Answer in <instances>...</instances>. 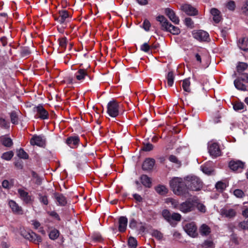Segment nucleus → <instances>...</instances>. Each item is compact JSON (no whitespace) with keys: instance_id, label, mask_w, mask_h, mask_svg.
<instances>
[{"instance_id":"f257e3e1","label":"nucleus","mask_w":248,"mask_h":248,"mask_svg":"<svg viewBox=\"0 0 248 248\" xmlns=\"http://www.w3.org/2000/svg\"><path fill=\"white\" fill-rule=\"evenodd\" d=\"M170 185L175 194L183 196L185 198L190 196L186 188V178L183 179L179 177H174L170 181Z\"/></svg>"},{"instance_id":"f03ea898","label":"nucleus","mask_w":248,"mask_h":248,"mask_svg":"<svg viewBox=\"0 0 248 248\" xmlns=\"http://www.w3.org/2000/svg\"><path fill=\"white\" fill-rule=\"evenodd\" d=\"M156 18V20L161 24L162 30L170 32L174 35H177L180 33V30L179 28L172 25L163 16H159Z\"/></svg>"},{"instance_id":"7ed1b4c3","label":"nucleus","mask_w":248,"mask_h":248,"mask_svg":"<svg viewBox=\"0 0 248 248\" xmlns=\"http://www.w3.org/2000/svg\"><path fill=\"white\" fill-rule=\"evenodd\" d=\"M186 188L193 191H199L202 186V182L199 178L195 176L186 177Z\"/></svg>"},{"instance_id":"20e7f679","label":"nucleus","mask_w":248,"mask_h":248,"mask_svg":"<svg viewBox=\"0 0 248 248\" xmlns=\"http://www.w3.org/2000/svg\"><path fill=\"white\" fill-rule=\"evenodd\" d=\"M195 207V200H188L181 203L178 207L180 211L184 213H187L193 211Z\"/></svg>"},{"instance_id":"39448f33","label":"nucleus","mask_w":248,"mask_h":248,"mask_svg":"<svg viewBox=\"0 0 248 248\" xmlns=\"http://www.w3.org/2000/svg\"><path fill=\"white\" fill-rule=\"evenodd\" d=\"M119 105L114 100L108 102L107 106V112L112 117H116L119 114Z\"/></svg>"},{"instance_id":"423d86ee","label":"nucleus","mask_w":248,"mask_h":248,"mask_svg":"<svg viewBox=\"0 0 248 248\" xmlns=\"http://www.w3.org/2000/svg\"><path fill=\"white\" fill-rule=\"evenodd\" d=\"M20 234L25 239L31 241L41 242V238L31 231H26L25 230H20Z\"/></svg>"},{"instance_id":"0eeeda50","label":"nucleus","mask_w":248,"mask_h":248,"mask_svg":"<svg viewBox=\"0 0 248 248\" xmlns=\"http://www.w3.org/2000/svg\"><path fill=\"white\" fill-rule=\"evenodd\" d=\"M208 148L209 153L213 157H217L221 155V150L217 143L209 142Z\"/></svg>"},{"instance_id":"6e6552de","label":"nucleus","mask_w":248,"mask_h":248,"mask_svg":"<svg viewBox=\"0 0 248 248\" xmlns=\"http://www.w3.org/2000/svg\"><path fill=\"white\" fill-rule=\"evenodd\" d=\"M192 35L195 39L200 41H207L209 39L208 33L203 30L194 31Z\"/></svg>"},{"instance_id":"1a4fd4ad","label":"nucleus","mask_w":248,"mask_h":248,"mask_svg":"<svg viewBox=\"0 0 248 248\" xmlns=\"http://www.w3.org/2000/svg\"><path fill=\"white\" fill-rule=\"evenodd\" d=\"M184 229L187 234L190 236L195 237L198 235L197 227L194 222L186 224L184 226Z\"/></svg>"},{"instance_id":"9d476101","label":"nucleus","mask_w":248,"mask_h":248,"mask_svg":"<svg viewBox=\"0 0 248 248\" xmlns=\"http://www.w3.org/2000/svg\"><path fill=\"white\" fill-rule=\"evenodd\" d=\"M180 9L188 16H194L197 15L198 14V10L190 4H183L181 6Z\"/></svg>"},{"instance_id":"9b49d317","label":"nucleus","mask_w":248,"mask_h":248,"mask_svg":"<svg viewBox=\"0 0 248 248\" xmlns=\"http://www.w3.org/2000/svg\"><path fill=\"white\" fill-rule=\"evenodd\" d=\"M30 143L32 145L44 147L46 144V139L42 136H34L31 139Z\"/></svg>"},{"instance_id":"f8f14e48","label":"nucleus","mask_w":248,"mask_h":248,"mask_svg":"<svg viewBox=\"0 0 248 248\" xmlns=\"http://www.w3.org/2000/svg\"><path fill=\"white\" fill-rule=\"evenodd\" d=\"M34 110L36 111L40 119L43 120L48 119V113L42 105H39L38 106L34 107Z\"/></svg>"},{"instance_id":"ddd939ff","label":"nucleus","mask_w":248,"mask_h":248,"mask_svg":"<svg viewBox=\"0 0 248 248\" xmlns=\"http://www.w3.org/2000/svg\"><path fill=\"white\" fill-rule=\"evenodd\" d=\"M17 192L19 194L20 198L26 204L31 203L32 200L28 192L21 188L18 189Z\"/></svg>"},{"instance_id":"4468645a","label":"nucleus","mask_w":248,"mask_h":248,"mask_svg":"<svg viewBox=\"0 0 248 248\" xmlns=\"http://www.w3.org/2000/svg\"><path fill=\"white\" fill-rule=\"evenodd\" d=\"M244 163L239 160H232L229 163V167L233 171L240 172L243 169Z\"/></svg>"},{"instance_id":"2eb2a0df","label":"nucleus","mask_w":248,"mask_h":248,"mask_svg":"<svg viewBox=\"0 0 248 248\" xmlns=\"http://www.w3.org/2000/svg\"><path fill=\"white\" fill-rule=\"evenodd\" d=\"M79 142V139L78 136H73L68 138L66 143L71 148H77Z\"/></svg>"},{"instance_id":"dca6fc26","label":"nucleus","mask_w":248,"mask_h":248,"mask_svg":"<svg viewBox=\"0 0 248 248\" xmlns=\"http://www.w3.org/2000/svg\"><path fill=\"white\" fill-rule=\"evenodd\" d=\"M155 160L153 158H146L142 164V169L144 170H152L155 165Z\"/></svg>"},{"instance_id":"f3484780","label":"nucleus","mask_w":248,"mask_h":248,"mask_svg":"<svg viewBox=\"0 0 248 248\" xmlns=\"http://www.w3.org/2000/svg\"><path fill=\"white\" fill-rule=\"evenodd\" d=\"M165 14L169 17L170 19L175 24H178L179 22V19L177 16L175 15L174 12L169 8L165 9Z\"/></svg>"},{"instance_id":"a211bd4d","label":"nucleus","mask_w":248,"mask_h":248,"mask_svg":"<svg viewBox=\"0 0 248 248\" xmlns=\"http://www.w3.org/2000/svg\"><path fill=\"white\" fill-rule=\"evenodd\" d=\"M8 204L13 212L18 214H22L21 207L19 206L15 201L12 200H10Z\"/></svg>"},{"instance_id":"6ab92c4d","label":"nucleus","mask_w":248,"mask_h":248,"mask_svg":"<svg viewBox=\"0 0 248 248\" xmlns=\"http://www.w3.org/2000/svg\"><path fill=\"white\" fill-rule=\"evenodd\" d=\"M210 12L213 16L214 22L216 23H219L221 19L220 11L215 8H213L211 9Z\"/></svg>"},{"instance_id":"aec40b11","label":"nucleus","mask_w":248,"mask_h":248,"mask_svg":"<svg viewBox=\"0 0 248 248\" xmlns=\"http://www.w3.org/2000/svg\"><path fill=\"white\" fill-rule=\"evenodd\" d=\"M127 224V218L125 217H121L119 219V231L124 232L125 231Z\"/></svg>"},{"instance_id":"412c9836","label":"nucleus","mask_w":248,"mask_h":248,"mask_svg":"<svg viewBox=\"0 0 248 248\" xmlns=\"http://www.w3.org/2000/svg\"><path fill=\"white\" fill-rule=\"evenodd\" d=\"M54 198L60 206H64L67 203L66 198L62 194L55 193L54 194Z\"/></svg>"},{"instance_id":"4be33fe9","label":"nucleus","mask_w":248,"mask_h":248,"mask_svg":"<svg viewBox=\"0 0 248 248\" xmlns=\"http://www.w3.org/2000/svg\"><path fill=\"white\" fill-rule=\"evenodd\" d=\"M221 214L223 216L231 218L236 216V212L233 209H223L221 210Z\"/></svg>"},{"instance_id":"5701e85b","label":"nucleus","mask_w":248,"mask_h":248,"mask_svg":"<svg viewBox=\"0 0 248 248\" xmlns=\"http://www.w3.org/2000/svg\"><path fill=\"white\" fill-rule=\"evenodd\" d=\"M0 141L3 146L7 147H11L13 144L12 139L6 136L0 137Z\"/></svg>"},{"instance_id":"b1692460","label":"nucleus","mask_w":248,"mask_h":248,"mask_svg":"<svg viewBox=\"0 0 248 248\" xmlns=\"http://www.w3.org/2000/svg\"><path fill=\"white\" fill-rule=\"evenodd\" d=\"M60 16L57 18V21L61 24L63 23L67 18L69 17L70 15L66 10H62L60 11Z\"/></svg>"},{"instance_id":"393cba45","label":"nucleus","mask_w":248,"mask_h":248,"mask_svg":"<svg viewBox=\"0 0 248 248\" xmlns=\"http://www.w3.org/2000/svg\"><path fill=\"white\" fill-rule=\"evenodd\" d=\"M141 184L146 187H150L152 186V182L150 178L147 175L143 174L140 177Z\"/></svg>"},{"instance_id":"a878e982","label":"nucleus","mask_w":248,"mask_h":248,"mask_svg":"<svg viewBox=\"0 0 248 248\" xmlns=\"http://www.w3.org/2000/svg\"><path fill=\"white\" fill-rule=\"evenodd\" d=\"M75 75L76 79L80 81L83 80L86 77L88 76L87 71L83 69L78 70Z\"/></svg>"},{"instance_id":"bb28decb","label":"nucleus","mask_w":248,"mask_h":248,"mask_svg":"<svg viewBox=\"0 0 248 248\" xmlns=\"http://www.w3.org/2000/svg\"><path fill=\"white\" fill-rule=\"evenodd\" d=\"M200 232L202 235L207 236L211 232V229L208 225L203 224L200 228Z\"/></svg>"},{"instance_id":"cd10ccee","label":"nucleus","mask_w":248,"mask_h":248,"mask_svg":"<svg viewBox=\"0 0 248 248\" xmlns=\"http://www.w3.org/2000/svg\"><path fill=\"white\" fill-rule=\"evenodd\" d=\"M234 85L235 88L239 90L243 91L247 90V86L242 83L239 79L234 80Z\"/></svg>"},{"instance_id":"c85d7f7f","label":"nucleus","mask_w":248,"mask_h":248,"mask_svg":"<svg viewBox=\"0 0 248 248\" xmlns=\"http://www.w3.org/2000/svg\"><path fill=\"white\" fill-rule=\"evenodd\" d=\"M248 41V38L247 37L240 39L238 44L239 48L242 50H246L247 49L246 46H247Z\"/></svg>"},{"instance_id":"c756f323","label":"nucleus","mask_w":248,"mask_h":248,"mask_svg":"<svg viewBox=\"0 0 248 248\" xmlns=\"http://www.w3.org/2000/svg\"><path fill=\"white\" fill-rule=\"evenodd\" d=\"M166 78L167 80V84L169 87H171L174 83V74L172 71L168 72Z\"/></svg>"},{"instance_id":"7c9ffc66","label":"nucleus","mask_w":248,"mask_h":248,"mask_svg":"<svg viewBox=\"0 0 248 248\" xmlns=\"http://www.w3.org/2000/svg\"><path fill=\"white\" fill-rule=\"evenodd\" d=\"M190 82L189 80V78H186L183 80L182 83V87L186 92L189 93L190 92Z\"/></svg>"},{"instance_id":"2f4dec72","label":"nucleus","mask_w":248,"mask_h":248,"mask_svg":"<svg viewBox=\"0 0 248 248\" xmlns=\"http://www.w3.org/2000/svg\"><path fill=\"white\" fill-rule=\"evenodd\" d=\"M155 189L157 193L161 195H165L168 191L167 188L163 185H159L157 186Z\"/></svg>"},{"instance_id":"473e14b6","label":"nucleus","mask_w":248,"mask_h":248,"mask_svg":"<svg viewBox=\"0 0 248 248\" xmlns=\"http://www.w3.org/2000/svg\"><path fill=\"white\" fill-rule=\"evenodd\" d=\"M166 203L168 204H170L171 205V207L174 208H176L179 207V203L178 202L171 198H168L166 199Z\"/></svg>"},{"instance_id":"72a5a7b5","label":"nucleus","mask_w":248,"mask_h":248,"mask_svg":"<svg viewBox=\"0 0 248 248\" xmlns=\"http://www.w3.org/2000/svg\"><path fill=\"white\" fill-rule=\"evenodd\" d=\"M17 155L20 158L27 159L29 158L27 153L22 148L17 151Z\"/></svg>"},{"instance_id":"f704fd0d","label":"nucleus","mask_w":248,"mask_h":248,"mask_svg":"<svg viewBox=\"0 0 248 248\" xmlns=\"http://www.w3.org/2000/svg\"><path fill=\"white\" fill-rule=\"evenodd\" d=\"M14 156V153L13 151H10L4 153L2 155L1 158L5 160H10Z\"/></svg>"},{"instance_id":"c9c22d12","label":"nucleus","mask_w":248,"mask_h":248,"mask_svg":"<svg viewBox=\"0 0 248 248\" xmlns=\"http://www.w3.org/2000/svg\"><path fill=\"white\" fill-rule=\"evenodd\" d=\"M248 64L245 62H239L237 66V72L240 73H243V72L248 67Z\"/></svg>"},{"instance_id":"e433bc0d","label":"nucleus","mask_w":248,"mask_h":248,"mask_svg":"<svg viewBox=\"0 0 248 248\" xmlns=\"http://www.w3.org/2000/svg\"><path fill=\"white\" fill-rule=\"evenodd\" d=\"M128 244L131 248H136L137 246V240L133 237H130L128 239Z\"/></svg>"},{"instance_id":"4c0bfd02","label":"nucleus","mask_w":248,"mask_h":248,"mask_svg":"<svg viewBox=\"0 0 248 248\" xmlns=\"http://www.w3.org/2000/svg\"><path fill=\"white\" fill-rule=\"evenodd\" d=\"M195 206H196L197 209L201 212L205 213L206 212V207L205 205L200 202H198L195 200Z\"/></svg>"},{"instance_id":"58836bf2","label":"nucleus","mask_w":248,"mask_h":248,"mask_svg":"<svg viewBox=\"0 0 248 248\" xmlns=\"http://www.w3.org/2000/svg\"><path fill=\"white\" fill-rule=\"evenodd\" d=\"M10 118L11 122L13 124H17L18 123V118L17 117V115L15 111H13L10 114Z\"/></svg>"},{"instance_id":"ea45409f","label":"nucleus","mask_w":248,"mask_h":248,"mask_svg":"<svg viewBox=\"0 0 248 248\" xmlns=\"http://www.w3.org/2000/svg\"><path fill=\"white\" fill-rule=\"evenodd\" d=\"M169 160L171 162H172L176 165H178L179 167H180L181 165V162L180 160H178V159L177 158L176 156H175L174 155H170L169 157Z\"/></svg>"},{"instance_id":"a19ab883","label":"nucleus","mask_w":248,"mask_h":248,"mask_svg":"<svg viewBox=\"0 0 248 248\" xmlns=\"http://www.w3.org/2000/svg\"><path fill=\"white\" fill-rule=\"evenodd\" d=\"M59 235V232L57 230L54 229L52 230L49 234L50 239L55 240L57 239Z\"/></svg>"},{"instance_id":"79ce46f5","label":"nucleus","mask_w":248,"mask_h":248,"mask_svg":"<svg viewBox=\"0 0 248 248\" xmlns=\"http://www.w3.org/2000/svg\"><path fill=\"white\" fill-rule=\"evenodd\" d=\"M238 227L239 228L242 230L248 229V218L239 222Z\"/></svg>"},{"instance_id":"37998d69","label":"nucleus","mask_w":248,"mask_h":248,"mask_svg":"<svg viewBox=\"0 0 248 248\" xmlns=\"http://www.w3.org/2000/svg\"><path fill=\"white\" fill-rule=\"evenodd\" d=\"M234 195L238 198H242L245 196L244 192L240 189H235L233 191Z\"/></svg>"},{"instance_id":"c03bdc74","label":"nucleus","mask_w":248,"mask_h":248,"mask_svg":"<svg viewBox=\"0 0 248 248\" xmlns=\"http://www.w3.org/2000/svg\"><path fill=\"white\" fill-rule=\"evenodd\" d=\"M142 27L145 31H148L151 27L150 21L148 19H145L143 22Z\"/></svg>"},{"instance_id":"a18cd8bd","label":"nucleus","mask_w":248,"mask_h":248,"mask_svg":"<svg viewBox=\"0 0 248 248\" xmlns=\"http://www.w3.org/2000/svg\"><path fill=\"white\" fill-rule=\"evenodd\" d=\"M233 109L236 111H238L244 109V104L242 102L236 103L233 105Z\"/></svg>"},{"instance_id":"49530a36","label":"nucleus","mask_w":248,"mask_h":248,"mask_svg":"<svg viewBox=\"0 0 248 248\" xmlns=\"http://www.w3.org/2000/svg\"><path fill=\"white\" fill-rule=\"evenodd\" d=\"M59 45L62 48L65 49L66 46L67 40L66 37L62 38L61 39H59Z\"/></svg>"},{"instance_id":"de8ad7c7","label":"nucleus","mask_w":248,"mask_h":248,"mask_svg":"<svg viewBox=\"0 0 248 248\" xmlns=\"http://www.w3.org/2000/svg\"><path fill=\"white\" fill-rule=\"evenodd\" d=\"M153 148L154 146L152 144L147 143L144 144V146L142 147V150L144 151L148 152L153 150Z\"/></svg>"},{"instance_id":"09e8293b","label":"nucleus","mask_w":248,"mask_h":248,"mask_svg":"<svg viewBox=\"0 0 248 248\" xmlns=\"http://www.w3.org/2000/svg\"><path fill=\"white\" fill-rule=\"evenodd\" d=\"M162 216L168 221L170 219L171 214L168 210H164L162 211Z\"/></svg>"},{"instance_id":"8fccbe9b","label":"nucleus","mask_w":248,"mask_h":248,"mask_svg":"<svg viewBox=\"0 0 248 248\" xmlns=\"http://www.w3.org/2000/svg\"><path fill=\"white\" fill-rule=\"evenodd\" d=\"M226 7L231 11H233L235 8V4L233 1H230L226 4Z\"/></svg>"},{"instance_id":"3c124183","label":"nucleus","mask_w":248,"mask_h":248,"mask_svg":"<svg viewBox=\"0 0 248 248\" xmlns=\"http://www.w3.org/2000/svg\"><path fill=\"white\" fill-rule=\"evenodd\" d=\"M0 126L2 128H7L9 127V123H7L4 119L0 117Z\"/></svg>"},{"instance_id":"603ef678","label":"nucleus","mask_w":248,"mask_h":248,"mask_svg":"<svg viewBox=\"0 0 248 248\" xmlns=\"http://www.w3.org/2000/svg\"><path fill=\"white\" fill-rule=\"evenodd\" d=\"M226 186V184L222 182H218L216 185L217 189L221 191L223 190Z\"/></svg>"},{"instance_id":"864d4df0","label":"nucleus","mask_w":248,"mask_h":248,"mask_svg":"<svg viewBox=\"0 0 248 248\" xmlns=\"http://www.w3.org/2000/svg\"><path fill=\"white\" fill-rule=\"evenodd\" d=\"M170 219L176 221H180L181 219V216L179 213H173L171 214Z\"/></svg>"},{"instance_id":"5fc2aeb1","label":"nucleus","mask_w":248,"mask_h":248,"mask_svg":"<svg viewBox=\"0 0 248 248\" xmlns=\"http://www.w3.org/2000/svg\"><path fill=\"white\" fill-rule=\"evenodd\" d=\"M39 201L41 203H43L45 205L48 204V200L46 196L39 195Z\"/></svg>"},{"instance_id":"6e6d98bb","label":"nucleus","mask_w":248,"mask_h":248,"mask_svg":"<svg viewBox=\"0 0 248 248\" xmlns=\"http://www.w3.org/2000/svg\"><path fill=\"white\" fill-rule=\"evenodd\" d=\"M152 235L153 236L156 237L157 239L160 240L162 238L163 235L159 231L155 230L154 231Z\"/></svg>"},{"instance_id":"4d7b16f0","label":"nucleus","mask_w":248,"mask_h":248,"mask_svg":"<svg viewBox=\"0 0 248 248\" xmlns=\"http://www.w3.org/2000/svg\"><path fill=\"white\" fill-rule=\"evenodd\" d=\"M150 48V46L147 43H144L140 46V49L145 52H147L149 51Z\"/></svg>"},{"instance_id":"13d9d810","label":"nucleus","mask_w":248,"mask_h":248,"mask_svg":"<svg viewBox=\"0 0 248 248\" xmlns=\"http://www.w3.org/2000/svg\"><path fill=\"white\" fill-rule=\"evenodd\" d=\"M21 53L22 56L25 57L31 53V51L28 47H24L22 48Z\"/></svg>"},{"instance_id":"bf43d9fd","label":"nucleus","mask_w":248,"mask_h":248,"mask_svg":"<svg viewBox=\"0 0 248 248\" xmlns=\"http://www.w3.org/2000/svg\"><path fill=\"white\" fill-rule=\"evenodd\" d=\"M185 23L186 26L187 27H192L193 25V22L192 19L190 17H186L185 19Z\"/></svg>"},{"instance_id":"052dcab7","label":"nucleus","mask_w":248,"mask_h":248,"mask_svg":"<svg viewBox=\"0 0 248 248\" xmlns=\"http://www.w3.org/2000/svg\"><path fill=\"white\" fill-rule=\"evenodd\" d=\"M133 197L138 202H143V199L138 194L135 193L133 194Z\"/></svg>"},{"instance_id":"680f3d73","label":"nucleus","mask_w":248,"mask_h":248,"mask_svg":"<svg viewBox=\"0 0 248 248\" xmlns=\"http://www.w3.org/2000/svg\"><path fill=\"white\" fill-rule=\"evenodd\" d=\"M201 170L204 173L208 175H210L211 173V169L205 166H201Z\"/></svg>"},{"instance_id":"e2e57ef3","label":"nucleus","mask_w":248,"mask_h":248,"mask_svg":"<svg viewBox=\"0 0 248 248\" xmlns=\"http://www.w3.org/2000/svg\"><path fill=\"white\" fill-rule=\"evenodd\" d=\"M240 79L243 81L248 82V73H242Z\"/></svg>"},{"instance_id":"0e129e2a","label":"nucleus","mask_w":248,"mask_h":248,"mask_svg":"<svg viewBox=\"0 0 248 248\" xmlns=\"http://www.w3.org/2000/svg\"><path fill=\"white\" fill-rule=\"evenodd\" d=\"M15 166L18 169L21 170L23 168V162L22 161H16L15 162Z\"/></svg>"},{"instance_id":"69168bd1","label":"nucleus","mask_w":248,"mask_h":248,"mask_svg":"<svg viewBox=\"0 0 248 248\" xmlns=\"http://www.w3.org/2000/svg\"><path fill=\"white\" fill-rule=\"evenodd\" d=\"M2 186L3 188L6 189H9L10 188V184L8 180H4L2 183Z\"/></svg>"},{"instance_id":"338daca9","label":"nucleus","mask_w":248,"mask_h":248,"mask_svg":"<svg viewBox=\"0 0 248 248\" xmlns=\"http://www.w3.org/2000/svg\"><path fill=\"white\" fill-rule=\"evenodd\" d=\"M203 245L207 247L212 248L213 246V242L211 240H207L204 241Z\"/></svg>"},{"instance_id":"774afa93","label":"nucleus","mask_w":248,"mask_h":248,"mask_svg":"<svg viewBox=\"0 0 248 248\" xmlns=\"http://www.w3.org/2000/svg\"><path fill=\"white\" fill-rule=\"evenodd\" d=\"M48 214L51 217H55L58 220H60L59 215L55 211H51L48 212Z\"/></svg>"}]
</instances>
